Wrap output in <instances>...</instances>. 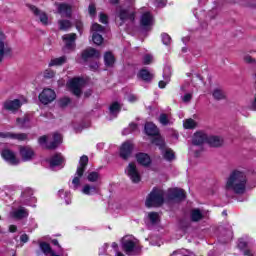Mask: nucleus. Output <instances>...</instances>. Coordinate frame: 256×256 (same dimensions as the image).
I'll return each mask as SVG.
<instances>
[{
  "label": "nucleus",
  "mask_w": 256,
  "mask_h": 256,
  "mask_svg": "<svg viewBox=\"0 0 256 256\" xmlns=\"http://www.w3.org/2000/svg\"><path fill=\"white\" fill-rule=\"evenodd\" d=\"M247 188V175L241 170H233L226 182V189L233 191L236 195H243Z\"/></svg>",
  "instance_id": "nucleus-1"
},
{
  "label": "nucleus",
  "mask_w": 256,
  "mask_h": 256,
  "mask_svg": "<svg viewBox=\"0 0 256 256\" xmlns=\"http://www.w3.org/2000/svg\"><path fill=\"white\" fill-rule=\"evenodd\" d=\"M163 203H165V192L157 187H154L146 198V207H161Z\"/></svg>",
  "instance_id": "nucleus-2"
},
{
  "label": "nucleus",
  "mask_w": 256,
  "mask_h": 256,
  "mask_svg": "<svg viewBox=\"0 0 256 256\" xmlns=\"http://www.w3.org/2000/svg\"><path fill=\"white\" fill-rule=\"evenodd\" d=\"M88 164H89V157L87 155H83L82 157H80L79 166L77 167L75 176L72 180L73 189L75 191H77V189L81 187V177H83Z\"/></svg>",
  "instance_id": "nucleus-3"
},
{
  "label": "nucleus",
  "mask_w": 256,
  "mask_h": 256,
  "mask_svg": "<svg viewBox=\"0 0 256 256\" xmlns=\"http://www.w3.org/2000/svg\"><path fill=\"white\" fill-rule=\"evenodd\" d=\"M122 250L126 255L131 256L133 253H139V251H141V246L137 245L132 239L124 238L122 240Z\"/></svg>",
  "instance_id": "nucleus-4"
},
{
  "label": "nucleus",
  "mask_w": 256,
  "mask_h": 256,
  "mask_svg": "<svg viewBox=\"0 0 256 256\" xmlns=\"http://www.w3.org/2000/svg\"><path fill=\"white\" fill-rule=\"evenodd\" d=\"M38 99L42 105H49V103H53V101L57 99V94L53 89L45 88L39 94Z\"/></svg>",
  "instance_id": "nucleus-5"
},
{
  "label": "nucleus",
  "mask_w": 256,
  "mask_h": 256,
  "mask_svg": "<svg viewBox=\"0 0 256 256\" xmlns=\"http://www.w3.org/2000/svg\"><path fill=\"white\" fill-rule=\"evenodd\" d=\"M117 19L120 20L119 26L121 27L126 21H130V23H135V13L130 12L128 9H120L116 13Z\"/></svg>",
  "instance_id": "nucleus-6"
},
{
  "label": "nucleus",
  "mask_w": 256,
  "mask_h": 256,
  "mask_svg": "<svg viewBox=\"0 0 256 256\" xmlns=\"http://www.w3.org/2000/svg\"><path fill=\"white\" fill-rule=\"evenodd\" d=\"M126 175H128L132 183L141 182V174L139 173V170H137V165H135V163L128 164L126 168Z\"/></svg>",
  "instance_id": "nucleus-7"
},
{
  "label": "nucleus",
  "mask_w": 256,
  "mask_h": 256,
  "mask_svg": "<svg viewBox=\"0 0 256 256\" xmlns=\"http://www.w3.org/2000/svg\"><path fill=\"white\" fill-rule=\"evenodd\" d=\"M168 199L170 201H185L187 195L185 194V190L181 188H170L168 190Z\"/></svg>",
  "instance_id": "nucleus-8"
},
{
  "label": "nucleus",
  "mask_w": 256,
  "mask_h": 256,
  "mask_svg": "<svg viewBox=\"0 0 256 256\" xmlns=\"http://www.w3.org/2000/svg\"><path fill=\"white\" fill-rule=\"evenodd\" d=\"M133 149H134L133 143H131L130 141L124 142L121 145L120 152H119L121 159H124V161H127V159H129V157H131V155L133 154Z\"/></svg>",
  "instance_id": "nucleus-9"
},
{
  "label": "nucleus",
  "mask_w": 256,
  "mask_h": 256,
  "mask_svg": "<svg viewBox=\"0 0 256 256\" xmlns=\"http://www.w3.org/2000/svg\"><path fill=\"white\" fill-rule=\"evenodd\" d=\"M0 139H13L16 141H27V133L0 132Z\"/></svg>",
  "instance_id": "nucleus-10"
},
{
  "label": "nucleus",
  "mask_w": 256,
  "mask_h": 256,
  "mask_svg": "<svg viewBox=\"0 0 256 256\" xmlns=\"http://www.w3.org/2000/svg\"><path fill=\"white\" fill-rule=\"evenodd\" d=\"M62 39L65 43L64 49H67L68 51H73L75 47H77V45L75 44V41H77V34H65L64 36H62Z\"/></svg>",
  "instance_id": "nucleus-11"
},
{
  "label": "nucleus",
  "mask_w": 256,
  "mask_h": 256,
  "mask_svg": "<svg viewBox=\"0 0 256 256\" xmlns=\"http://www.w3.org/2000/svg\"><path fill=\"white\" fill-rule=\"evenodd\" d=\"M21 100L14 99V100H6L3 103V109L5 111H11V113H15V111H19L21 109Z\"/></svg>",
  "instance_id": "nucleus-12"
},
{
  "label": "nucleus",
  "mask_w": 256,
  "mask_h": 256,
  "mask_svg": "<svg viewBox=\"0 0 256 256\" xmlns=\"http://www.w3.org/2000/svg\"><path fill=\"white\" fill-rule=\"evenodd\" d=\"M81 57L83 61L87 62L89 59H93V57L95 59H99L101 57V53L97 49L89 47L82 51Z\"/></svg>",
  "instance_id": "nucleus-13"
},
{
  "label": "nucleus",
  "mask_w": 256,
  "mask_h": 256,
  "mask_svg": "<svg viewBox=\"0 0 256 256\" xmlns=\"http://www.w3.org/2000/svg\"><path fill=\"white\" fill-rule=\"evenodd\" d=\"M21 198H22L23 205H31V202L37 203V198H35V196H33V189H31V188H26L22 192Z\"/></svg>",
  "instance_id": "nucleus-14"
},
{
  "label": "nucleus",
  "mask_w": 256,
  "mask_h": 256,
  "mask_svg": "<svg viewBox=\"0 0 256 256\" xmlns=\"http://www.w3.org/2000/svg\"><path fill=\"white\" fill-rule=\"evenodd\" d=\"M151 25H153V15H151V12L143 13L140 18V27L145 31H149Z\"/></svg>",
  "instance_id": "nucleus-15"
},
{
  "label": "nucleus",
  "mask_w": 256,
  "mask_h": 256,
  "mask_svg": "<svg viewBox=\"0 0 256 256\" xmlns=\"http://www.w3.org/2000/svg\"><path fill=\"white\" fill-rule=\"evenodd\" d=\"M57 10L62 17H67L68 19H71V15H73V8L67 3L57 4Z\"/></svg>",
  "instance_id": "nucleus-16"
},
{
  "label": "nucleus",
  "mask_w": 256,
  "mask_h": 256,
  "mask_svg": "<svg viewBox=\"0 0 256 256\" xmlns=\"http://www.w3.org/2000/svg\"><path fill=\"white\" fill-rule=\"evenodd\" d=\"M20 157H22V161H31L35 157V151L29 146H21Z\"/></svg>",
  "instance_id": "nucleus-17"
},
{
  "label": "nucleus",
  "mask_w": 256,
  "mask_h": 256,
  "mask_svg": "<svg viewBox=\"0 0 256 256\" xmlns=\"http://www.w3.org/2000/svg\"><path fill=\"white\" fill-rule=\"evenodd\" d=\"M29 9L36 17H39L40 21L42 22V25H49V17L45 12H42L39 8L33 5H29Z\"/></svg>",
  "instance_id": "nucleus-18"
},
{
  "label": "nucleus",
  "mask_w": 256,
  "mask_h": 256,
  "mask_svg": "<svg viewBox=\"0 0 256 256\" xmlns=\"http://www.w3.org/2000/svg\"><path fill=\"white\" fill-rule=\"evenodd\" d=\"M2 157L5 159V161H8L10 165H19V159H17V156H15V152L9 149L2 151Z\"/></svg>",
  "instance_id": "nucleus-19"
},
{
  "label": "nucleus",
  "mask_w": 256,
  "mask_h": 256,
  "mask_svg": "<svg viewBox=\"0 0 256 256\" xmlns=\"http://www.w3.org/2000/svg\"><path fill=\"white\" fill-rule=\"evenodd\" d=\"M69 89L73 93V95H76V97H81V79H72L69 83Z\"/></svg>",
  "instance_id": "nucleus-20"
},
{
  "label": "nucleus",
  "mask_w": 256,
  "mask_h": 256,
  "mask_svg": "<svg viewBox=\"0 0 256 256\" xmlns=\"http://www.w3.org/2000/svg\"><path fill=\"white\" fill-rule=\"evenodd\" d=\"M144 132L148 137H157L159 135V128L153 122H146L144 126Z\"/></svg>",
  "instance_id": "nucleus-21"
},
{
  "label": "nucleus",
  "mask_w": 256,
  "mask_h": 256,
  "mask_svg": "<svg viewBox=\"0 0 256 256\" xmlns=\"http://www.w3.org/2000/svg\"><path fill=\"white\" fill-rule=\"evenodd\" d=\"M136 160L139 165H142V167H149V165H151V156L147 153H137Z\"/></svg>",
  "instance_id": "nucleus-22"
},
{
  "label": "nucleus",
  "mask_w": 256,
  "mask_h": 256,
  "mask_svg": "<svg viewBox=\"0 0 256 256\" xmlns=\"http://www.w3.org/2000/svg\"><path fill=\"white\" fill-rule=\"evenodd\" d=\"M137 77H138V79L145 81V83H151L153 81V78L155 77V75H153V73L149 72V70L142 68L139 70Z\"/></svg>",
  "instance_id": "nucleus-23"
},
{
  "label": "nucleus",
  "mask_w": 256,
  "mask_h": 256,
  "mask_svg": "<svg viewBox=\"0 0 256 256\" xmlns=\"http://www.w3.org/2000/svg\"><path fill=\"white\" fill-rule=\"evenodd\" d=\"M209 137L203 132H196L193 136L192 143L193 145H203V143H208Z\"/></svg>",
  "instance_id": "nucleus-24"
},
{
  "label": "nucleus",
  "mask_w": 256,
  "mask_h": 256,
  "mask_svg": "<svg viewBox=\"0 0 256 256\" xmlns=\"http://www.w3.org/2000/svg\"><path fill=\"white\" fill-rule=\"evenodd\" d=\"M190 219L193 223H199V221H203L205 219V214L199 208H194L190 211Z\"/></svg>",
  "instance_id": "nucleus-25"
},
{
  "label": "nucleus",
  "mask_w": 256,
  "mask_h": 256,
  "mask_svg": "<svg viewBox=\"0 0 256 256\" xmlns=\"http://www.w3.org/2000/svg\"><path fill=\"white\" fill-rule=\"evenodd\" d=\"M62 141H63V136L55 132L53 134V141L46 145V149H49V150L57 149V147L61 145Z\"/></svg>",
  "instance_id": "nucleus-26"
},
{
  "label": "nucleus",
  "mask_w": 256,
  "mask_h": 256,
  "mask_svg": "<svg viewBox=\"0 0 256 256\" xmlns=\"http://www.w3.org/2000/svg\"><path fill=\"white\" fill-rule=\"evenodd\" d=\"M16 123L20 129H29L31 127V117L26 114L22 118H17Z\"/></svg>",
  "instance_id": "nucleus-27"
},
{
  "label": "nucleus",
  "mask_w": 256,
  "mask_h": 256,
  "mask_svg": "<svg viewBox=\"0 0 256 256\" xmlns=\"http://www.w3.org/2000/svg\"><path fill=\"white\" fill-rule=\"evenodd\" d=\"M63 161H65L63 156L61 154H56L48 160V163H49L50 167L53 168V167H59V166L63 165Z\"/></svg>",
  "instance_id": "nucleus-28"
},
{
  "label": "nucleus",
  "mask_w": 256,
  "mask_h": 256,
  "mask_svg": "<svg viewBox=\"0 0 256 256\" xmlns=\"http://www.w3.org/2000/svg\"><path fill=\"white\" fill-rule=\"evenodd\" d=\"M67 63V56H61L58 58H54L49 62V67H61V65H65Z\"/></svg>",
  "instance_id": "nucleus-29"
},
{
  "label": "nucleus",
  "mask_w": 256,
  "mask_h": 256,
  "mask_svg": "<svg viewBox=\"0 0 256 256\" xmlns=\"http://www.w3.org/2000/svg\"><path fill=\"white\" fill-rule=\"evenodd\" d=\"M207 143L210 147H221L223 145V139L219 136H209Z\"/></svg>",
  "instance_id": "nucleus-30"
},
{
  "label": "nucleus",
  "mask_w": 256,
  "mask_h": 256,
  "mask_svg": "<svg viewBox=\"0 0 256 256\" xmlns=\"http://www.w3.org/2000/svg\"><path fill=\"white\" fill-rule=\"evenodd\" d=\"M104 63L106 67H113L115 65V56L111 52H106L104 54Z\"/></svg>",
  "instance_id": "nucleus-31"
},
{
  "label": "nucleus",
  "mask_w": 256,
  "mask_h": 256,
  "mask_svg": "<svg viewBox=\"0 0 256 256\" xmlns=\"http://www.w3.org/2000/svg\"><path fill=\"white\" fill-rule=\"evenodd\" d=\"M121 108L122 106L119 104V102H113L109 107L110 114L117 117V115L121 113Z\"/></svg>",
  "instance_id": "nucleus-32"
},
{
  "label": "nucleus",
  "mask_w": 256,
  "mask_h": 256,
  "mask_svg": "<svg viewBox=\"0 0 256 256\" xmlns=\"http://www.w3.org/2000/svg\"><path fill=\"white\" fill-rule=\"evenodd\" d=\"M82 193L84 195H95L98 193L97 187L90 186L89 184L84 185L82 188Z\"/></svg>",
  "instance_id": "nucleus-33"
},
{
  "label": "nucleus",
  "mask_w": 256,
  "mask_h": 256,
  "mask_svg": "<svg viewBox=\"0 0 256 256\" xmlns=\"http://www.w3.org/2000/svg\"><path fill=\"white\" fill-rule=\"evenodd\" d=\"M14 217L16 219H25V217H29V210L20 208L14 212Z\"/></svg>",
  "instance_id": "nucleus-34"
},
{
  "label": "nucleus",
  "mask_w": 256,
  "mask_h": 256,
  "mask_svg": "<svg viewBox=\"0 0 256 256\" xmlns=\"http://www.w3.org/2000/svg\"><path fill=\"white\" fill-rule=\"evenodd\" d=\"M5 34L0 32V63L3 61V57H5Z\"/></svg>",
  "instance_id": "nucleus-35"
},
{
  "label": "nucleus",
  "mask_w": 256,
  "mask_h": 256,
  "mask_svg": "<svg viewBox=\"0 0 256 256\" xmlns=\"http://www.w3.org/2000/svg\"><path fill=\"white\" fill-rule=\"evenodd\" d=\"M163 157L166 161H174L175 159V152H173V150L171 148L169 149H166L164 152H163Z\"/></svg>",
  "instance_id": "nucleus-36"
},
{
  "label": "nucleus",
  "mask_w": 256,
  "mask_h": 256,
  "mask_svg": "<svg viewBox=\"0 0 256 256\" xmlns=\"http://www.w3.org/2000/svg\"><path fill=\"white\" fill-rule=\"evenodd\" d=\"M60 31H67V29H71L72 24L69 20H59L58 21Z\"/></svg>",
  "instance_id": "nucleus-37"
},
{
  "label": "nucleus",
  "mask_w": 256,
  "mask_h": 256,
  "mask_svg": "<svg viewBox=\"0 0 256 256\" xmlns=\"http://www.w3.org/2000/svg\"><path fill=\"white\" fill-rule=\"evenodd\" d=\"M152 144L156 145V147H159L161 151L165 150V140L161 137H156L152 139Z\"/></svg>",
  "instance_id": "nucleus-38"
},
{
  "label": "nucleus",
  "mask_w": 256,
  "mask_h": 256,
  "mask_svg": "<svg viewBox=\"0 0 256 256\" xmlns=\"http://www.w3.org/2000/svg\"><path fill=\"white\" fill-rule=\"evenodd\" d=\"M212 96L216 101H221L222 99H225V93L221 89H215L212 93Z\"/></svg>",
  "instance_id": "nucleus-39"
},
{
  "label": "nucleus",
  "mask_w": 256,
  "mask_h": 256,
  "mask_svg": "<svg viewBox=\"0 0 256 256\" xmlns=\"http://www.w3.org/2000/svg\"><path fill=\"white\" fill-rule=\"evenodd\" d=\"M99 178H100V175H99V172H90L87 176V180L90 182V183H97L99 181Z\"/></svg>",
  "instance_id": "nucleus-40"
},
{
  "label": "nucleus",
  "mask_w": 256,
  "mask_h": 256,
  "mask_svg": "<svg viewBox=\"0 0 256 256\" xmlns=\"http://www.w3.org/2000/svg\"><path fill=\"white\" fill-rule=\"evenodd\" d=\"M183 127L184 129H195V127H197V123L195 120L189 118L184 121Z\"/></svg>",
  "instance_id": "nucleus-41"
},
{
  "label": "nucleus",
  "mask_w": 256,
  "mask_h": 256,
  "mask_svg": "<svg viewBox=\"0 0 256 256\" xmlns=\"http://www.w3.org/2000/svg\"><path fill=\"white\" fill-rule=\"evenodd\" d=\"M92 41L95 45H102L103 43V36L99 33H93Z\"/></svg>",
  "instance_id": "nucleus-42"
},
{
  "label": "nucleus",
  "mask_w": 256,
  "mask_h": 256,
  "mask_svg": "<svg viewBox=\"0 0 256 256\" xmlns=\"http://www.w3.org/2000/svg\"><path fill=\"white\" fill-rule=\"evenodd\" d=\"M158 121L164 127H167V125H169V123H170L169 116H167V114H165V113L160 114Z\"/></svg>",
  "instance_id": "nucleus-43"
},
{
  "label": "nucleus",
  "mask_w": 256,
  "mask_h": 256,
  "mask_svg": "<svg viewBox=\"0 0 256 256\" xmlns=\"http://www.w3.org/2000/svg\"><path fill=\"white\" fill-rule=\"evenodd\" d=\"M242 7H250L251 9H255L256 7V0H243L240 2Z\"/></svg>",
  "instance_id": "nucleus-44"
},
{
  "label": "nucleus",
  "mask_w": 256,
  "mask_h": 256,
  "mask_svg": "<svg viewBox=\"0 0 256 256\" xmlns=\"http://www.w3.org/2000/svg\"><path fill=\"white\" fill-rule=\"evenodd\" d=\"M91 30L94 33H104L105 32V27H103L102 25L98 24V23H94L92 24Z\"/></svg>",
  "instance_id": "nucleus-45"
},
{
  "label": "nucleus",
  "mask_w": 256,
  "mask_h": 256,
  "mask_svg": "<svg viewBox=\"0 0 256 256\" xmlns=\"http://www.w3.org/2000/svg\"><path fill=\"white\" fill-rule=\"evenodd\" d=\"M142 63L143 65H151L153 63V56L151 54L144 55Z\"/></svg>",
  "instance_id": "nucleus-46"
},
{
  "label": "nucleus",
  "mask_w": 256,
  "mask_h": 256,
  "mask_svg": "<svg viewBox=\"0 0 256 256\" xmlns=\"http://www.w3.org/2000/svg\"><path fill=\"white\" fill-rule=\"evenodd\" d=\"M149 220L150 222L155 225V223H157V219H159V214H157L156 212H151L148 214Z\"/></svg>",
  "instance_id": "nucleus-47"
},
{
  "label": "nucleus",
  "mask_w": 256,
  "mask_h": 256,
  "mask_svg": "<svg viewBox=\"0 0 256 256\" xmlns=\"http://www.w3.org/2000/svg\"><path fill=\"white\" fill-rule=\"evenodd\" d=\"M161 37H162V43L164 45H171V36H169V34L163 33Z\"/></svg>",
  "instance_id": "nucleus-48"
},
{
  "label": "nucleus",
  "mask_w": 256,
  "mask_h": 256,
  "mask_svg": "<svg viewBox=\"0 0 256 256\" xmlns=\"http://www.w3.org/2000/svg\"><path fill=\"white\" fill-rule=\"evenodd\" d=\"M88 13L90 17H95V15H97V8L95 7V4L92 3L88 6Z\"/></svg>",
  "instance_id": "nucleus-49"
},
{
  "label": "nucleus",
  "mask_w": 256,
  "mask_h": 256,
  "mask_svg": "<svg viewBox=\"0 0 256 256\" xmlns=\"http://www.w3.org/2000/svg\"><path fill=\"white\" fill-rule=\"evenodd\" d=\"M55 77V71L51 69H47L44 71V78L45 79H53Z\"/></svg>",
  "instance_id": "nucleus-50"
},
{
  "label": "nucleus",
  "mask_w": 256,
  "mask_h": 256,
  "mask_svg": "<svg viewBox=\"0 0 256 256\" xmlns=\"http://www.w3.org/2000/svg\"><path fill=\"white\" fill-rule=\"evenodd\" d=\"M99 22L107 25V23H109V17L105 13H100Z\"/></svg>",
  "instance_id": "nucleus-51"
},
{
  "label": "nucleus",
  "mask_w": 256,
  "mask_h": 256,
  "mask_svg": "<svg viewBox=\"0 0 256 256\" xmlns=\"http://www.w3.org/2000/svg\"><path fill=\"white\" fill-rule=\"evenodd\" d=\"M75 27L78 33H80V35H83V22L81 20H76Z\"/></svg>",
  "instance_id": "nucleus-52"
},
{
  "label": "nucleus",
  "mask_w": 256,
  "mask_h": 256,
  "mask_svg": "<svg viewBox=\"0 0 256 256\" xmlns=\"http://www.w3.org/2000/svg\"><path fill=\"white\" fill-rule=\"evenodd\" d=\"M69 103H71V99H69V98H62L59 100V106L62 108L67 107V105H69Z\"/></svg>",
  "instance_id": "nucleus-53"
},
{
  "label": "nucleus",
  "mask_w": 256,
  "mask_h": 256,
  "mask_svg": "<svg viewBox=\"0 0 256 256\" xmlns=\"http://www.w3.org/2000/svg\"><path fill=\"white\" fill-rule=\"evenodd\" d=\"M191 99H193V94L187 93L182 97L183 103H190Z\"/></svg>",
  "instance_id": "nucleus-54"
},
{
  "label": "nucleus",
  "mask_w": 256,
  "mask_h": 256,
  "mask_svg": "<svg viewBox=\"0 0 256 256\" xmlns=\"http://www.w3.org/2000/svg\"><path fill=\"white\" fill-rule=\"evenodd\" d=\"M38 143H39V145H45V144H47V136H46V135L41 136V137L38 139Z\"/></svg>",
  "instance_id": "nucleus-55"
},
{
  "label": "nucleus",
  "mask_w": 256,
  "mask_h": 256,
  "mask_svg": "<svg viewBox=\"0 0 256 256\" xmlns=\"http://www.w3.org/2000/svg\"><path fill=\"white\" fill-rule=\"evenodd\" d=\"M156 7H165V0H154Z\"/></svg>",
  "instance_id": "nucleus-56"
},
{
  "label": "nucleus",
  "mask_w": 256,
  "mask_h": 256,
  "mask_svg": "<svg viewBox=\"0 0 256 256\" xmlns=\"http://www.w3.org/2000/svg\"><path fill=\"white\" fill-rule=\"evenodd\" d=\"M20 241H21L22 243H27V241H29V236H28L27 234H22V235L20 236Z\"/></svg>",
  "instance_id": "nucleus-57"
},
{
  "label": "nucleus",
  "mask_w": 256,
  "mask_h": 256,
  "mask_svg": "<svg viewBox=\"0 0 256 256\" xmlns=\"http://www.w3.org/2000/svg\"><path fill=\"white\" fill-rule=\"evenodd\" d=\"M244 61H245L246 63H255V59H253V57H251V56H249V55H247V56L244 57Z\"/></svg>",
  "instance_id": "nucleus-58"
},
{
  "label": "nucleus",
  "mask_w": 256,
  "mask_h": 256,
  "mask_svg": "<svg viewBox=\"0 0 256 256\" xmlns=\"http://www.w3.org/2000/svg\"><path fill=\"white\" fill-rule=\"evenodd\" d=\"M137 96L136 95H133V94H130L129 96H128V101L130 102V103H135V101H137Z\"/></svg>",
  "instance_id": "nucleus-59"
},
{
  "label": "nucleus",
  "mask_w": 256,
  "mask_h": 256,
  "mask_svg": "<svg viewBox=\"0 0 256 256\" xmlns=\"http://www.w3.org/2000/svg\"><path fill=\"white\" fill-rule=\"evenodd\" d=\"M247 247V242L245 241H239L238 243V248H240L241 250L245 249Z\"/></svg>",
  "instance_id": "nucleus-60"
},
{
  "label": "nucleus",
  "mask_w": 256,
  "mask_h": 256,
  "mask_svg": "<svg viewBox=\"0 0 256 256\" xmlns=\"http://www.w3.org/2000/svg\"><path fill=\"white\" fill-rule=\"evenodd\" d=\"M130 131H137V124L135 122H132L129 124Z\"/></svg>",
  "instance_id": "nucleus-61"
},
{
  "label": "nucleus",
  "mask_w": 256,
  "mask_h": 256,
  "mask_svg": "<svg viewBox=\"0 0 256 256\" xmlns=\"http://www.w3.org/2000/svg\"><path fill=\"white\" fill-rule=\"evenodd\" d=\"M160 89H165V87H167V82L161 80L159 83H158Z\"/></svg>",
  "instance_id": "nucleus-62"
},
{
  "label": "nucleus",
  "mask_w": 256,
  "mask_h": 256,
  "mask_svg": "<svg viewBox=\"0 0 256 256\" xmlns=\"http://www.w3.org/2000/svg\"><path fill=\"white\" fill-rule=\"evenodd\" d=\"M9 231H10V233H15V232L17 231V226L11 225V226L9 227Z\"/></svg>",
  "instance_id": "nucleus-63"
},
{
  "label": "nucleus",
  "mask_w": 256,
  "mask_h": 256,
  "mask_svg": "<svg viewBox=\"0 0 256 256\" xmlns=\"http://www.w3.org/2000/svg\"><path fill=\"white\" fill-rule=\"evenodd\" d=\"M244 255L245 256H255L251 253V250L247 249V250H244Z\"/></svg>",
  "instance_id": "nucleus-64"
}]
</instances>
